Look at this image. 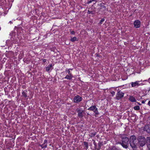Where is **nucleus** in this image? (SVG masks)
Listing matches in <instances>:
<instances>
[{
	"label": "nucleus",
	"instance_id": "1",
	"mask_svg": "<svg viewBox=\"0 0 150 150\" xmlns=\"http://www.w3.org/2000/svg\"><path fill=\"white\" fill-rule=\"evenodd\" d=\"M129 143L131 146L133 148H135L137 144L136 137L134 135L131 136L130 138Z\"/></svg>",
	"mask_w": 150,
	"mask_h": 150
},
{
	"label": "nucleus",
	"instance_id": "2",
	"mask_svg": "<svg viewBox=\"0 0 150 150\" xmlns=\"http://www.w3.org/2000/svg\"><path fill=\"white\" fill-rule=\"evenodd\" d=\"M122 142L121 145L123 147L127 149L128 147L129 139L125 135H123L122 136Z\"/></svg>",
	"mask_w": 150,
	"mask_h": 150
},
{
	"label": "nucleus",
	"instance_id": "3",
	"mask_svg": "<svg viewBox=\"0 0 150 150\" xmlns=\"http://www.w3.org/2000/svg\"><path fill=\"white\" fill-rule=\"evenodd\" d=\"M138 140L140 146H143L146 144V139L144 137H139L138 138Z\"/></svg>",
	"mask_w": 150,
	"mask_h": 150
},
{
	"label": "nucleus",
	"instance_id": "4",
	"mask_svg": "<svg viewBox=\"0 0 150 150\" xmlns=\"http://www.w3.org/2000/svg\"><path fill=\"white\" fill-rule=\"evenodd\" d=\"M88 110H90L93 111L95 113L96 116L99 114L97 108H96V106L95 105L92 106L91 107L88 108Z\"/></svg>",
	"mask_w": 150,
	"mask_h": 150
},
{
	"label": "nucleus",
	"instance_id": "5",
	"mask_svg": "<svg viewBox=\"0 0 150 150\" xmlns=\"http://www.w3.org/2000/svg\"><path fill=\"white\" fill-rule=\"evenodd\" d=\"M76 111L78 113V115L79 117L82 118L83 117V114L84 113L83 110L81 108H77Z\"/></svg>",
	"mask_w": 150,
	"mask_h": 150
},
{
	"label": "nucleus",
	"instance_id": "6",
	"mask_svg": "<svg viewBox=\"0 0 150 150\" xmlns=\"http://www.w3.org/2000/svg\"><path fill=\"white\" fill-rule=\"evenodd\" d=\"M124 95V93L120 91L118 92L116 95V99H119L122 98L123 97Z\"/></svg>",
	"mask_w": 150,
	"mask_h": 150
},
{
	"label": "nucleus",
	"instance_id": "7",
	"mask_svg": "<svg viewBox=\"0 0 150 150\" xmlns=\"http://www.w3.org/2000/svg\"><path fill=\"white\" fill-rule=\"evenodd\" d=\"M74 100L75 102H79L82 100V98L79 96L77 95L74 97Z\"/></svg>",
	"mask_w": 150,
	"mask_h": 150
},
{
	"label": "nucleus",
	"instance_id": "8",
	"mask_svg": "<svg viewBox=\"0 0 150 150\" xmlns=\"http://www.w3.org/2000/svg\"><path fill=\"white\" fill-rule=\"evenodd\" d=\"M134 25L136 28H138L140 27V22L139 20H136L134 22Z\"/></svg>",
	"mask_w": 150,
	"mask_h": 150
},
{
	"label": "nucleus",
	"instance_id": "9",
	"mask_svg": "<svg viewBox=\"0 0 150 150\" xmlns=\"http://www.w3.org/2000/svg\"><path fill=\"white\" fill-rule=\"evenodd\" d=\"M47 141L46 140H45L44 141V143L41 145V147L42 148H45L47 147Z\"/></svg>",
	"mask_w": 150,
	"mask_h": 150
},
{
	"label": "nucleus",
	"instance_id": "10",
	"mask_svg": "<svg viewBox=\"0 0 150 150\" xmlns=\"http://www.w3.org/2000/svg\"><path fill=\"white\" fill-rule=\"evenodd\" d=\"M129 99L132 102H135L136 101V100L135 98L132 96H130L129 98Z\"/></svg>",
	"mask_w": 150,
	"mask_h": 150
},
{
	"label": "nucleus",
	"instance_id": "11",
	"mask_svg": "<svg viewBox=\"0 0 150 150\" xmlns=\"http://www.w3.org/2000/svg\"><path fill=\"white\" fill-rule=\"evenodd\" d=\"M139 81H137L134 82H132V87H134L135 86L137 85H139Z\"/></svg>",
	"mask_w": 150,
	"mask_h": 150
},
{
	"label": "nucleus",
	"instance_id": "12",
	"mask_svg": "<svg viewBox=\"0 0 150 150\" xmlns=\"http://www.w3.org/2000/svg\"><path fill=\"white\" fill-rule=\"evenodd\" d=\"M72 78V75H67L65 76V78L69 80H71Z\"/></svg>",
	"mask_w": 150,
	"mask_h": 150
},
{
	"label": "nucleus",
	"instance_id": "13",
	"mask_svg": "<svg viewBox=\"0 0 150 150\" xmlns=\"http://www.w3.org/2000/svg\"><path fill=\"white\" fill-rule=\"evenodd\" d=\"M100 9H103V11H104L105 10V6L104 4H100Z\"/></svg>",
	"mask_w": 150,
	"mask_h": 150
},
{
	"label": "nucleus",
	"instance_id": "14",
	"mask_svg": "<svg viewBox=\"0 0 150 150\" xmlns=\"http://www.w3.org/2000/svg\"><path fill=\"white\" fill-rule=\"evenodd\" d=\"M52 67V64H50L48 66L46 67V70L47 71H49L51 69V68Z\"/></svg>",
	"mask_w": 150,
	"mask_h": 150
},
{
	"label": "nucleus",
	"instance_id": "15",
	"mask_svg": "<svg viewBox=\"0 0 150 150\" xmlns=\"http://www.w3.org/2000/svg\"><path fill=\"white\" fill-rule=\"evenodd\" d=\"M146 140L147 145L150 144V137H147Z\"/></svg>",
	"mask_w": 150,
	"mask_h": 150
},
{
	"label": "nucleus",
	"instance_id": "16",
	"mask_svg": "<svg viewBox=\"0 0 150 150\" xmlns=\"http://www.w3.org/2000/svg\"><path fill=\"white\" fill-rule=\"evenodd\" d=\"M96 134V132H94L93 133H91L89 134V136L91 137H94Z\"/></svg>",
	"mask_w": 150,
	"mask_h": 150
},
{
	"label": "nucleus",
	"instance_id": "17",
	"mask_svg": "<svg viewBox=\"0 0 150 150\" xmlns=\"http://www.w3.org/2000/svg\"><path fill=\"white\" fill-rule=\"evenodd\" d=\"M134 109L135 110H138L139 109V107L138 105L135 106L134 107Z\"/></svg>",
	"mask_w": 150,
	"mask_h": 150
},
{
	"label": "nucleus",
	"instance_id": "18",
	"mask_svg": "<svg viewBox=\"0 0 150 150\" xmlns=\"http://www.w3.org/2000/svg\"><path fill=\"white\" fill-rule=\"evenodd\" d=\"M76 40V38L75 37H74L73 38H71V41L72 42H74Z\"/></svg>",
	"mask_w": 150,
	"mask_h": 150
},
{
	"label": "nucleus",
	"instance_id": "19",
	"mask_svg": "<svg viewBox=\"0 0 150 150\" xmlns=\"http://www.w3.org/2000/svg\"><path fill=\"white\" fill-rule=\"evenodd\" d=\"M84 144L86 146V147L87 148H88V143L86 142H83Z\"/></svg>",
	"mask_w": 150,
	"mask_h": 150
},
{
	"label": "nucleus",
	"instance_id": "20",
	"mask_svg": "<svg viewBox=\"0 0 150 150\" xmlns=\"http://www.w3.org/2000/svg\"><path fill=\"white\" fill-rule=\"evenodd\" d=\"M22 93L23 96H24V97H27V96L26 95V94L25 92H23Z\"/></svg>",
	"mask_w": 150,
	"mask_h": 150
},
{
	"label": "nucleus",
	"instance_id": "21",
	"mask_svg": "<svg viewBox=\"0 0 150 150\" xmlns=\"http://www.w3.org/2000/svg\"><path fill=\"white\" fill-rule=\"evenodd\" d=\"M101 145V144L100 142H99L98 143V147L99 149H100Z\"/></svg>",
	"mask_w": 150,
	"mask_h": 150
},
{
	"label": "nucleus",
	"instance_id": "22",
	"mask_svg": "<svg viewBox=\"0 0 150 150\" xmlns=\"http://www.w3.org/2000/svg\"><path fill=\"white\" fill-rule=\"evenodd\" d=\"M67 71L69 75H72L71 73L70 72V71L69 70V69H68V70Z\"/></svg>",
	"mask_w": 150,
	"mask_h": 150
},
{
	"label": "nucleus",
	"instance_id": "23",
	"mask_svg": "<svg viewBox=\"0 0 150 150\" xmlns=\"http://www.w3.org/2000/svg\"><path fill=\"white\" fill-rule=\"evenodd\" d=\"M104 21V19H103L100 21V23H102V22Z\"/></svg>",
	"mask_w": 150,
	"mask_h": 150
},
{
	"label": "nucleus",
	"instance_id": "24",
	"mask_svg": "<svg viewBox=\"0 0 150 150\" xmlns=\"http://www.w3.org/2000/svg\"><path fill=\"white\" fill-rule=\"evenodd\" d=\"M88 14H91V13H92V12L91 11H90L89 10L88 11Z\"/></svg>",
	"mask_w": 150,
	"mask_h": 150
},
{
	"label": "nucleus",
	"instance_id": "25",
	"mask_svg": "<svg viewBox=\"0 0 150 150\" xmlns=\"http://www.w3.org/2000/svg\"><path fill=\"white\" fill-rule=\"evenodd\" d=\"M92 1H93L92 0H91L88 1V3H90Z\"/></svg>",
	"mask_w": 150,
	"mask_h": 150
},
{
	"label": "nucleus",
	"instance_id": "26",
	"mask_svg": "<svg viewBox=\"0 0 150 150\" xmlns=\"http://www.w3.org/2000/svg\"><path fill=\"white\" fill-rule=\"evenodd\" d=\"M147 146L148 148L150 150V144H148V145H147Z\"/></svg>",
	"mask_w": 150,
	"mask_h": 150
},
{
	"label": "nucleus",
	"instance_id": "27",
	"mask_svg": "<svg viewBox=\"0 0 150 150\" xmlns=\"http://www.w3.org/2000/svg\"><path fill=\"white\" fill-rule=\"evenodd\" d=\"M71 33L72 34H74V31H72Z\"/></svg>",
	"mask_w": 150,
	"mask_h": 150
},
{
	"label": "nucleus",
	"instance_id": "28",
	"mask_svg": "<svg viewBox=\"0 0 150 150\" xmlns=\"http://www.w3.org/2000/svg\"><path fill=\"white\" fill-rule=\"evenodd\" d=\"M148 104L150 106V101H149L148 103Z\"/></svg>",
	"mask_w": 150,
	"mask_h": 150
},
{
	"label": "nucleus",
	"instance_id": "29",
	"mask_svg": "<svg viewBox=\"0 0 150 150\" xmlns=\"http://www.w3.org/2000/svg\"><path fill=\"white\" fill-rule=\"evenodd\" d=\"M96 0H92L93 1H95Z\"/></svg>",
	"mask_w": 150,
	"mask_h": 150
},
{
	"label": "nucleus",
	"instance_id": "30",
	"mask_svg": "<svg viewBox=\"0 0 150 150\" xmlns=\"http://www.w3.org/2000/svg\"><path fill=\"white\" fill-rule=\"evenodd\" d=\"M146 131L147 132H149V131H148V130H146Z\"/></svg>",
	"mask_w": 150,
	"mask_h": 150
},
{
	"label": "nucleus",
	"instance_id": "31",
	"mask_svg": "<svg viewBox=\"0 0 150 150\" xmlns=\"http://www.w3.org/2000/svg\"><path fill=\"white\" fill-rule=\"evenodd\" d=\"M150 91V88H149V91Z\"/></svg>",
	"mask_w": 150,
	"mask_h": 150
},
{
	"label": "nucleus",
	"instance_id": "32",
	"mask_svg": "<svg viewBox=\"0 0 150 150\" xmlns=\"http://www.w3.org/2000/svg\"><path fill=\"white\" fill-rule=\"evenodd\" d=\"M69 69V70H72V69Z\"/></svg>",
	"mask_w": 150,
	"mask_h": 150
},
{
	"label": "nucleus",
	"instance_id": "33",
	"mask_svg": "<svg viewBox=\"0 0 150 150\" xmlns=\"http://www.w3.org/2000/svg\"><path fill=\"white\" fill-rule=\"evenodd\" d=\"M113 93H114V94L115 93V92H113Z\"/></svg>",
	"mask_w": 150,
	"mask_h": 150
},
{
	"label": "nucleus",
	"instance_id": "34",
	"mask_svg": "<svg viewBox=\"0 0 150 150\" xmlns=\"http://www.w3.org/2000/svg\"><path fill=\"white\" fill-rule=\"evenodd\" d=\"M10 23H11V21L10 22Z\"/></svg>",
	"mask_w": 150,
	"mask_h": 150
}]
</instances>
